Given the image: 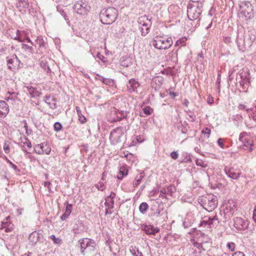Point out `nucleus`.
I'll use <instances>...</instances> for the list:
<instances>
[{"label": "nucleus", "mask_w": 256, "mask_h": 256, "mask_svg": "<svg viewBox=\"0 0 256 256\" xmlns=\"http://www.w3.org/2000/svg\"><path fill=\"white\" fill-rule=\"evenodd\" d=\"M118 11L112 7L104 8L101 10L100 18L102 24H110L113 23L117 18Z\"/></svg>", "instance_id": "f257e3e1"}, {"label": "nucleus", "mask_w": 256, "mask_h": 256, "mask_svg": "<svg viewBox=\"0 0 256 256\" xmlns=\"http://www.w3.org/2000/svg\"><path fill=\"white\" fill-rule=\"evenodd\" d=\"M202 8L201 2H193L188 4L187 10L188 18L191 20L198 18L202 12Z\"/></svg>", "instance_id": "f03ea898"}, {"label": "nucleus", "mask_w": 256, "mask_h": 256, "mask_svg": "<svg viewBox=\"0 0 256 256\" xmlns=\"http://www.w3.org/2000/svg\"><path fill=\"white\" fill-rule=\"evenodd\" d=\"M154 47L158 50H166L170 48L173 42L171 37L164 38L156 36L151 42Z\"/></svg>", "instance_id": "7ed1b4c3"}, {"label": "nucleus", "mask_w": 256, "mask_h": 256, "mask_svg": "<svg viewBox=\"0 0 256 256\" xmlns=\"http://www.w3.org/2000/svg\"><path fill=\"white\" fill-rule=\"evenodd\" d=\"M239 141L242 143L240 146L242 149L248 150L252 152L254 149L253 140L246 132H243L240 134Z\"/></svg>", "instance_id": "20e7f679"}, {"label": "nucleus", "mask_w": 256, "mask_h": 256, "mask_svg": "<svg viewBox=\"0 0 256 256\" xmlns=\"http://www.w3.org/2000/svg\"><path fill=\"white\" fill-rule=\"evenodd\" d=\"M124 130L122 127H118L111 131L110 140L112 144L115 145L122 142V138L124 135Z\"/></svg>", "instance_id": "39448f33"}, {"label": "nucleus", "mask_w": 256, "mask_h": 256, "mask_svg": "<svg viewBox=\"0 0 256 256\" xmlns=\"http://www.w3.org/2000/svg\"><path fill=\"white\" fill-rule=\"evenodd\" d=\"M138 22L142 35L143 36H146L150 32L152 25L150 20L145 15L138 18Z\"/></svg>", "instance_id": "423d86ee"}, {"label": "nucleus", "mask_w": 256, "mask_h": 256, "mask_svg": "<svg viewBox=\"0 0 256 256\" xmlns=\"http://www.w3.org/2000/svg\"><path fill=\"white\" fill-rule=\"evenodd\" d=\"M204 202L202 205L208 211L212 212L216 208L218 205L217 198L212 194L208 196L204 199Z\"/></svg>", "instance_id": "0eeeda50"}, {"label": "nucleus", "mask_w": 256, "mask_h": 256, "mask_svg": "<svg viewBox=\"0 0 256 256\" xmlns=\"http://www.w3.org/2000/svg\"><path fill=\"white\" fill-rule=\"evenodd\" d=\"M249 74L250 73L248 71L243 70L239 74L240 78L238 77L236 78V80H239L238 83L242 88V90H240V91H246L247 86L250 83Z\"/></svg>", "instance_id": "6e6552de"}, {"label": "nucleus", "mask_w": 256, "mask_h": 256, "mask_svg": "<svg viewBox=\"0 0 256 256\" xmlns=\"http://www.w3.org/2000/svg\"><path fill=\"white\" fill-rule=\"evenodd\" d=\"M8 58V66L10 70L18 69L22 66V64L21 63L16 55L14 54Z\"/></svg>", "instance_id": "1a4fd4ad"}, {"label": "nucleus", "mask_w": 256, "mask_h": 256, "mask_svg": "<svg viewBox=\"0 0 256 256\" xmlns=\"http://www.w3.org/2000/svg\"><path fill=\"white\" fill-rule=\"evenodd\" d=\"M236 205L234 201L228 202V204H226V208L224 210V211H220V214L222 216L224 214V216L226 215L228 218H230L236 210Z\"/></svg>", "instance_id": "9d476101"}, {"label": "nucleus", "mask_w": 256, "mask_h": 256, "mask_svg": "<svg viewBox=\"0 0 256 256\" xmlns=\"http://www.w3.org/2000/svg\"><path fill=\"white\" fill-rule=\"evenodd\" d=\"M87 7L86 4L82 1H79L74 4V9L76 13L81 15H85L87 14V12L88 11Z\"/></svg>", "instance_id": "9b49d317"}, {"label": "nucleus", "mask_w": 256, "mask_h": 256, "mask_svg": "<svg viewBox=\"0 0 256 256\" xmlns=\"http://www.w3.org/2000/svg\"><path fill=\"white\" fill-rule=\"evenodd\" d=\"M234 226L238 230H245L248 228V223L242 218L236 217L234 219Z\"/></svg>", "instance_id": "f8f14e48"}, {"label": "nucleus", "mask_w": 256, "mask_h": 256, "mask_svg": "<svg viewBox=\"0 0 256 256\" xmlns=\"http://www.w3.org/2000/svg\"><path fill=\"white\" fill-rule=\"evenodd\" d=\"M80 244V252L82 255L85 254L86 250L89 244H94V240L88 238H82L78 240Z\"/></svg>", "instance_id": "ddd939ff"}, {"label": "nucleus", "mask_w": 256, "mask_h": 256, "mask_svg": "<svg viewBox=\"0 0 256 256\" xmlns=\"http://www.w3.org/2000/svg\"><path fill=\"white\" fill-rule=\"evenodd\" d=\"M140 83L134 78H131L130 80L126 85L128 90L130 93H136L138 92L137 89L140 87Z\"/></svg>", "instance_id": "4468645a"}, {"label": "nucleus", "mask_w": 256, "mask_h": 256, "mask_svg": "<svg viewBox=\"0 0 256 256\" xmlns=\"http://www.w3.org/2000/svg\"><path fill=\"white\" fill-rule=\"evenodd\" d=\"M176 191V188L173 185H170L166 188H162L160 190V196H164L168 199L167 196L164 195L166 194L172 196Z\"/></svg>", "instance_id": "2eb2a0df"}, {"label": "nucleus", "mask_w": 256, "mask_h": 256, "mask_svg": "<svg viewBox=\"0 0 256 256\" xmlns=\"http://www.w3.org/2000/svg\"><path fill=\"white\" fill-rule=\"evenodd\" d=\"M251 4L249 2H242L240 5V10L245 16H247L252 12Z\"/></svg>", "instance_id": "dca6fc26"}, {"label": "nucleus", "mask_w": 256, "mask_h": 256, "mask_svg": "<svg viewBox=\"0 0 256 256\" xmlns=\"http://www.w3.org/2000/svg\"><path fill=\"white\" fill-rule=\"evenodd\" d=\"M42 237L43 236L41 233L36 231L33 232L29 235L28 239L30 244L34 246Z\"/></svg>", "instance_id": "f3484780"}, {"label": "nucleus", "mask_w": 256, "mask_h": 256, "mask_svg": "<svg viewBox=\"0 0 256 256\" xmlns=\"http://www.w3.org/2000/svg\"><path fill=\"white\" fill-rule=\"evenodd\" d=\"M25 88L26 89L31 98H36L42 94L40 91L38 90L36 88L28 86H25Z\"/></svg>", "instance_id": "a211bd4d"}, {"label": "nucleus", "mask_w": 256, "mask_h": 256, "mask_svg": "<svg viewBox=\"0 0 256 256\" xmlns=\"http://www.w3.org/2000/svg\"><path fill=\"white\" fill-rule=\"evenodd\" d=\"M142 228L148 234H155L159 232L158 228H154L151 225L144 224L142 226Z\"/></svg>", "instance_id": "6ab92c4d"}, {"label": "nucleus", "mask_w": 256, "mask_h": 256, "mask_svg": "<svg viewBox=\"0 0 256 256\" xmlns=\"http://www.w3.org/2000/svg\"><path fill=\"white\" fill-rule=\"evenodd\" d=\"M41 151L38 152V154H49L51 152V148L48 142H42L38 144Z\"/></svg>", "instance_id": "aec40b11"}, {"label": "nucleus", "mask_w": 256, "mask_h": 256, "mask_svg": "<svg viewBox=\"0 0 256 256\" xmlns=\"http://www.w3.org/2000/svg\"><path fill=\"white\" fill-rule=\"evenodd\" d=\"M64 206H66L64 212L60 216V219L62 221L66 220L68 218L71 214L72 209V204H69L66 202L64 204Z\"/></svg>", "instance_id": "412c9836"}, {"label": "nucleus", "mask_w": 256, "mask_h": 256, "mask_svg": "<svg viewBox=\"0 0 256 256\" xmlns=\"http://www.w3.org/2000/svg\"><path fill=\"white\" fill-rule=\"evenodd\" d=\"M236 42L239 50L242 52L246 50V46L244 36L238 35L236 38Z\"/></svg>", "instance_id": "4be33fe9"}, {"label": "nucleus", "mask_w": 256, "mask_h": 256, "mask_svg": "<svg viewBox=\"0 0 256 256\" xmlns=\"http://www.w3.org/2000/svg\"><path fill=\"white\" fill-rule=\"evenodd\" d=\"M225 171L227 176L234 180H237L240 174L239 172L236 171L234 168H230L228 170H226Z\"/></svg>", "instance_id": "5701e85b"}, {"label": "nucleus", "mask_w": 256, "mask_h": 256, "mask_svg": "<svg viewBox=\"0 0 256 256\" xmlns=\"http://www.w3.org/2000/svg\"><path fill=\"white\" fill-rule=\"evenodd\" d=\"M113 114V118L110 120L111 122H116L121 120L124 118H126V113H111Z\"/></svg>", "instance_id": "b1692460"}, {"label": "nucleus", "mask_w": 256, "mask_h": 256, "mask_svg": "<svg viewBox=\"0 0 256 256\" xmlns=\"http://www.w3.org/2000/svg\"><path fill=\"white\" fill-rule=\"evenodd\" d=\"M194 222L192 217L188 215L186 217L183 221L182 225L184 228H188L191 226Z\"/></svg>", "instance_id": "393cba45"}, {"label": "nucleus", "mask_w": 256, "mask_h": 256, "mask_svg": "<svg viewBox=\"0 0 256 256\" xmlns=\"http://www.w3.org/2000/svg\"><path fill=\"white\" fill-rule=\"evenodd\" d=\"M132 64L131 59L129 57L122 56L120 60V66L124 67H128Z\"/></svg>", "instance_id": "a878e982"}, {"label": "nucleus", "mask_w": 256, "mask_h": 256, "mask_svg": "<svg viewBox=\"0 0 256 256\" xmlns=\"http://www.w3.org/2000/svg\"><path fill=\"white\" fill-rule=\"evenodd\" d=\"M222 214L221 216L220 214H216L214 216H209L208 219L210 220V222H211L212 224L214 222H216L217 223H219L220 220H222V218L220 217H222ZM227 219V217H225L224 218V220H226Z\"/></svg>", "instance_id": "bb28decb"}, {"label": "nucleus", "mask_w": 256, "mask_h": 256, "mask_svg": "<svg viewBox=\"0 0 256 256\" xmlns=\"http://www.w3.org/2000/svg\"><path fill=\"white\" fill-rule=\"evenodd\" d=\"M36 42L39 46V50H40V49H42L46 47V43L45 42V41L42 36L37 37V38L36 40Z\"/></svg>", "instance_id": "cd10ccee"}, {"label": "nucleus", "mask_w": 256, "mask_h": 256, "mask_svg": "<svg viewBox=\"0 0 256 256\" xmlns=\"http://www.w3.org/2000/svg\"><path fill=\"white\" fill-rule=\"evenodd\" d=\"M128 174V170L124 167H121L119 172L117 175L118 180H122L123 177L126 176Z\"/></svg>", "instance_id": "c85d7f7f"}, {"label": "nucleus", "mask_w": 256, "mask_h": 256, "mask_svg": "<svg viewBox=\"0 0 256 256\" xmlns=\"http://www.w3.org/2000/svg\"><path fill=\"white\" fill-rule=\"evenodd\" d=\"M198 241L202 244L210 243V238L208 235L204 234H202L198 238Z\"/></svg>", "instance_id": "c756f323"}, {"label": "nucleus", "mask_w": 256, "mask_h": 256, "mask_svg": "<svg viewBox=\"0 0 256 256\" xmlns=\"http://www.w3.org/2000/svg\"><path fill=\"white\" fill-rule=\"evenodd\" d=\"M98 80L102 81L104 84L111 86L114 84V81L113 80L108 78H104L103 76H98Z\"/></svg>", "instance_id": "7c9ffc66"}, {"label": "nucleus", "mask_w": 256, "mask_h": 256, "mask_svg": "<svg viewBox=\"0 0 256 256\" xmlns=\"http://www.w3.org/2000/svg\"><path fill=\"white\" fill-rule=\"evenodd\" d=\"M193 246L196 248L200 251L198 252L199 256H200V254L202 252V250H206L205 248H204L203 244H202L200 242H196L194 240H193L192 242Z\"/></svg>", "instance_id": "2f4dec72"}, {"label": "nucleus", "mask_w": 256, "mask_h": 256, "mask_svg": "<svg viewBox=\"0 0 256 256\" xmlns=\"http://www.w3.org/2000/svg\"><path fill=\"white\" fill-rule=\"evenodd\" d=\"M9 107L6 102L0 101V112H8Z\"/></svg>", "instance_id": "473e14b6"}, {"label": "nucleus", "mask_w": 256, "mask_h": 256, "mask_svg": "<svg viewBox=\"0 0 256 256\" xmlns=\"http://www.w3.org/2000/svg\"><path fill=\"white\" fill-rule=\"evenodd\" d=\"M29 6V2L28 0H18V2L16 4L17 8H19L20 7L26 8Z\"/></svg>", "instance_id": "72a5a7b5"}, {"label": "nucleus", "mask_w": 256, "mask_h": 256, "mask_svg": "<svg viewBox=\"0 0 256 256\" xmlns=\"http://www.w3.org/2000/svg\"><path fill=\"white\" fill-rule=\"evenodd\" d=\"M40 65L41 67L47 73L51 72V70L48 64V62L45 60H42L40 62Z\"/></svg>", "instance_id": "f704fd0d"}, {"label": "nucleus", "mask_w": 256, "mask_h": 256, "mask_svg": "<svg viewBox=\"0 0 256 256\" xmlns=\"http://www.w3.org/2000/svg\"><path fill=\"white\" fill-rule=\"evenodd\" d=\"M8 94H9V96L6 97V100H12L13 101H14L16 100H17L18 96V93L15 92H8Z\"/></svg>", "instance_id": "c9c22d12"}, {"label": "nucleus", "mask_w": 256, "mask_h": 256, "mask_svg": "<svg viewBox=\"0 0 256 256\" xmlns=\"http://www.w3.org/2000/svg\"><path fill=\"white\" fill-rule=\"evenodd\" d=\"M239 110H246V111H256V105L253 107L248 108L244 104H240L239 106Z\"/></svg>", "instance_id": "e433bc0d"}, {"label": "nucleus", "mask_w": 256, "mask_h": 256, "mask_svg": "<svg viewBox=\"0 0 256 256\" xmlns=\"http://www.w3.org/2000/svg\"><path fill=\"white\" fill-rule=\"evenodd\" d=\"M130 250L133 256H144L142 253L138 250V249L136 247L130 248Z\"/></svg>", "instance_id": "4c0bfd02"}, {"label": "nucleus", "mask_w": 256, "mask_h": 256, "mask_svg": "<svg viewBox=\"0 0 256 256\" xmlns=\"http://www.w3.org/2000/svg\"><path fill=\"white\" fill-rule=\"evenodd\" d=\"M186 38H181L178 40L176 44V46H179L180 48L181 46H184L186 44Z\"/></svg>", "instance_id": "58836bf2"}, {"label": "nucleus", "mask_w": 256, "mask_h": 256, "mask_svg": "<svg viewBox=\"0 0 256 256\" xmlns=\"http://www.w3.org/2000/svg\"><path fill=\"white\" fill-rule=\"evenodd\" d=\"M212 225L211 222H210V220L208 219V218L207 220H203L202 221L200 224V227L204 226V228L207 227L209 228Z\"/></svg>", "instance_id": "ea45409f"}, {"label": "nucleus", "mask_w": 256, "mask_h": 256, "mask_svg": "<svg viewBox=\"0 0 256 256\" xmlns=\"http://www.w3.org/2000/svg\"><path fill=\"white\" fill-rule=\"evenodd\" d=\"M148 206L147 203L143 202L140 204L139 206V210L141 213L144 214L148 210Z\"/></svg>", "instance_id": "a19ab883"}, {"label": "nucleus", "mask_w": 256, "mask_h": 256, "mask_svg": "<svg viewBox=\"0 0 256 256\" xmlns=\"http://www.w3.org/2000/svg\"><path fill=\"white\" fill-rule=\"evenodd\" d=\"M22 142L24 144V146H26L28 148H32L31 142L27 137L24 136L22 140Z\"/></svg>", "instance_id": "79ce46f5"}, {"label": "nucleus", "mask_w": 256, "mask_h": 256, "mask_svg": "<svg viewBox=\"0 0 256 256\" xmlns=\"http://www.w3.org/2000/svg\"><path fill=\"white\" fill-rule=\"evenodd\" d=\"M5 160L8 163L11 167L16 172H19L20 170L18 168L17 166L14 164L10 160L8 159V158L6 156H5L4 158Z\"/></svg>", "instance_id": "37998d69"}, {"label": "nucleus", "mask_w": 256, "mask_h": 256, "mask_svg": "<svg viewBox=\"0 0 256 256\" xmlns=\"http://www.w3.org/2000/svg\"><path fill=\"white\" fill-rule=\"evenodd\" d=\"M22 48L25 51L28 50L30 54L34 53V48L32 46L26 44H22Z\"/></svg>", "instance_id": "c03bdc74"}, {"label": "nucleus", "mask_w": 256, "mask_h": 256, "mask_svg": "<svg viewBox=\"0 0 256 256\" xmlns=\"http://www.w3.org/2000/svg\"><path fill=\"white\" fill-rule=\"evenodd\" d=\"M50 238L52 239L54 244H59L61 242L60 238H56L54 234H52L50 236Z\"/></svg>", "instance_id": "a18cd8bd"}, {"label": "nucleus", "mask_w": 256, "mask_h": 256, "mask_svg": "<svg viewBox=\"0 0 256 256\" xmlns=\"http://www.w3.org/2000/svg\"><path fill=\"white\" fill-rule=\"evenodd\" d=\"M78 120H79L81 124L84 123L86 120V116H83L82 114V113H78Z\"/></svg>", "instance_id": "49530a36"}, {"label": "nucleus", "mask_w": 256, "mask_h": 256, "mask_svg": "<svg viewBox=\"0 0 256 256\" xmlns=\"http://www.w3.org/2000/svg\"><path fill=\"white\" fill-rule=\"evenodd\" d=\"M54 130L56 132L60 131L62 128V126L59 122H56L54 125Z\"/></svg>", "instance_id": "de8ad7c7"}, {"label": "nucleus", "mask_w": 256, "mask_h": 256, "mask_svg": "<svg viewBox=\"0 0 256 256\" xmlns=\"http://www.w3.org/2000/svg\"><path fill=\"white\" fill-rule=\"evenodd\" d=\"M96 246V242L94 240V244H89V246L88 247L87 250L90 252H94L95 250Z\"/></svg>", "instance_id": "09e8293b"}, {"label": "nucleus", "mask_w": 256, "mask_h": 256, "mask_svg": "<svg viewBox=\"0 0 256 256\" xmlns=\"http://www.w3.org/2000/svg\"><path fill=\"white\" fill-rule=\"evenodd\" d=\"M210 132H210V129L208 128H205L202 131V134H206V136H207L208 138H209L210 135Z\"/></svg>", "instance_id": "8fccbe9b"}, {"label": "nucleus", "mask_w": 256, "mask_h": 256, "mask_svg": "<svg viewBox=\"0 0 256 256\" xmlns=\"http://www.w3.org/2000/svg\"><path fill=\"white\" fill-rule=\"evenodd\" d=\"M226 246L232 252L234 251L235 249V244L234 242H228Z\"/></svg>", "instance_id": "3c124183"}, {"label": "nucleus", "mask_w": 256, "mask_h": 256, "mask_svg": "<svg viewBox=\"0 0 256 256\" xmlns=\"http://www.w3.org/2000/svg\"><path fill=\"white\" fill-rule=\"evenodd\" d=\"M4 150L6 154H8L10 152V149L8 144L7 142H5L4 144Z\"/></svg>", "instance_id": "603ef678"}, {"label": "nucleus", "mask_w": 256, "mask_h": 256, "mask_svg": "<svg viewBox=\"0 0 256 256\" xmlns=\"http://www.w3.org/2000/svg\"><path fill=\"white\" fill-rule=\"evenodd\" d=\"M188 116L189 118H186L188 121L193 122L195 120L196 116L194 114V113H192V114H188Z\"/></svg>", "instance_id": "864d4df0"}, {"label": "nucleus", "mask_w": 256, "mask_h": 256, "mask_svg": "<svg viewBox=\"0 0 256 256\" xmlns=\"http://www.w3.org/2000/svg\"><path fill=\"white\" fill-rule=\"evenodd\" d=\"M96 187L100 190H103L104 189V184L102 182H100L96 185Z\"/></svg>", "instance_id": "5fc2aeb1"}, {"label": "nucleus", "mask_w": 256, "mask_h": 256, "mask_svg": "<svg viewBox=\"0 0 256 256\" xmlns=\"http://www.w3.org/2000/svg\"><path fill=\"white\" fill-rule=\"evenodd\" d=\"M170 156L174 160H176L178 158V154L176 151H173L170 153Z\"/></svg>", "instance_id": "6e6d98bb"}, {"label": "nucleus", "mask_w": 256, "mask_h": 256, "mask_svg": "<svg viewBox=\"0 0 256 256\" xmlns=\"http://www.w3.org/2000/svg\"><path fill=\"white\" fill-rule=\"evenodd\" d=\"M140 180H138L137 178H136L135 180H134L132 182V185L134 188L137 187L140 184Z\"/></svg>", "instance_id": "4d7b16f0"}, {"label": "nucleus", "mask_w": 256, "mask_h": 256, "mask_svg": "<svg viewBox=\"0 0 256 256\" xmlns=\"http://www.w3.org/2000/svg\"><path fill=\"white\" fill-rule=\"evenodd\" d=\"M214 102V98L210 96H208L206 100V102L208 104H212Z\"/></svg>", "instance_id": "13d9d810"}, {"label": "nucleus", "mask_w": 256, "mask_h": 256, "mask_svg": "<svg viewBox=\"0 0 256 256\" xmlns=\"http://www.w3.org/2000/svg\"><path fill=\"white\" fill-rule=\"evenodd\" d=\"M20 31L19 30H17L16 33V37L14 38V39L15 40H18L20 42H22L23 40H21L20 38Z\"/></svg>", "instance_id": "bf43d9fd"}, {"label": "nucleus", "mask_w": 256, "mask_h": 256, "mask_svg": "<svg viewBox=\"0 0 256 256\" xmlns=\"http://www.w3.org/2000/svg\"><path fill=\"white\" fill-rule=\"evenodd\" d=\"M224 139L222 138H220L218 140V145L222 148H224V145L223 144Z\"/></svg>", "instance_id": "052dcab7"}, {"label": "nucleus", "mask_w": 256, "mask_h": 256, "mask_svg": "<svg viewBox=\"0 0 256 256\" xmlns=\"http://www.w3.org/2000/svg\"><path fill=\"white\" fill-rule=\"evenodd\" d=\"M50 100H54V99L52 98H51L50 96H46L44 100L48 104H50Z\"/></svg>", "instance_id": "680f3d73"}, {"label": "nucleus", "mask_w": 256, "mask_h": 256, "mask_svg": "<svg viewBox=\"0 0 256 256\" xmlns=\"http://www.w3.org/2000/svg\"><path fill=\"white\" fill-rule=\"evenodd\" d=\"M115 196L116 195L114 193L111 192L110 194L108 196L105 200L106 201H109L110 199L113 200Z\"/></svg>", "instance_id": "e2e57ef3"}, {"label": "nucleus", "mask_w": 256, "mask_h": 256, "mask_svg": "<svg viewBox=\"0 0 256 256\" xmlns=\"http://www.w3.org/2000/svg\"><path fill=\"white\" fill-rule=\"evenodd\" d=\"M249 117L256 122V113H250Z\"/></svg>", "instance_id": "0e129e2a"}, {"label": "nucleus", "mask_w": 256, "mask_h": 256, "mask_svg": "<svg viewBox=\"0 0 256 256\" xmlns=\"http://www.w3.org/2000/svg\"><path fill=\"white\" fill-rule=\"evenodd\" d=\"M170 95L172 98H174V97L178 95V93L176 92H170Z\"/></svg>", "instance_id": "69168bd1"}, {"label": "nucleus", "mask_w": 256, "mask_h": 256, "mask_svg": "<svg viewBox=\"0 0 256 256\" xmlns=\"http://www.w3.org/2000/svg\"><path fill=\"white\" fill-rule=\"evenodd\" d=\"M144 172H141L140 174V176H136V178H137L138 180H140V181L141 182L142 181V180L144 178Z\"/></svg>", "instance_id": "338daca9"}, {"label": "nucleus", "mask_w": 256, "mask_h": 256, "mask_svg": "<svg viewBox=\"0 0 256 256\" xmlns=\"http://www.w3.org/2000/svg\"><path fill=\"white\" fill-rule=\"evenodd\" d=\"M253 212H254V214H253L252 218H253L255 222L256 223V206H255V207L254 208Z\"/></svg>", "instance_id": "774afa93"}]
</instances>
